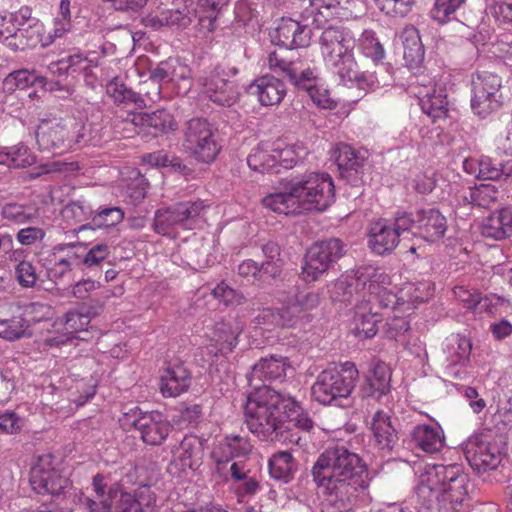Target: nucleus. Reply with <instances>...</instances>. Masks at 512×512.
<instances>
[{
    "label": "nucleus",
    "mask_w": 512,
    "mask_h": 512,
    "mask_svg": "<svg viewBox=\"0 0 512 512\" xmlns=\"http://www.w3.org/2000/svg\"><path fill=\"white\" fill-rule=\"evenodd\" d=\"M366 466L358 454L344 446L322 452L312 467L313 481L322 489V512H349L358 491L365 487Z\"/></svg>",
    "instance_id": "f257e3e1"
},
{
    "label": "nucleus",
    "mask_w": 512,
    "mask_h": 512,
    "mask_svg": "<svg viewBox=\"0 0 512 512\" xmlns=\"http://www.w3.org/2000/svg\"><path fill=\"white\" fill-rule=\"evenodd\" d=\"M469 479L460 465H434L419 476L417 504L425 512H458L468 496Z\"/></svg>",
    "instance_id": "f03ea898"
},
{
    "label": "nucleus",
    "mask_w": 512,
    "mask_h": 512,
    "mask_svg": "<svg viewBox=\"0 0 512 512\" xmlns=\"http://www.w3.org/2000/svg\"><path fill=\"white\" fill-rule=\"evenodd\" d=\"M296 400L267 385L256 387L244 406L248 429L261 440H277L287 422V415L294 411Z\"/></svg>",
    "instance_id": "7ed1b4c3"
},
{
    "label": "nucleus",
    "mask_w": 512,
    "mask_h": 512,
    "mask_svg": "<svg viewBox=\"0 0 512 512\" xmlns=\"http://www.w3.org/2000/svg\"><path fill=\"white\" fill-rule=\"evenodd\" d=\"M321 53L343 85L356 84L361 89H374L380 84L373 74L360 71L354 55L356 39L353 32L343 26H329L319 38Z\"/></svg>",
    "instance_id": "20e7f679"
},
{
    "label": "nucleus",
    "mask_w": 512,
    "mask_h": 512,
    "mask_svg": "<svg viewBox=\"0 0 512 512\" xmlns=\"http://www.w3.org/2000/svg\"><path fill=\"white\" fill-rule=\"evenodd\" d=\"M284 50H275L267 57L271 71L287 80L297 90L306 91L314 102L323 108H331L329 101L322 102L315 98L318 84V76L315 69L311 68L303 59L287 57Z\"/></svg>",
    "instance_id": "39448f33"
},
{
    "label": "nucleus",
    "mask_w": 512,
    "mask_h": 512,
    "mask_svg": "<svg viewBox=\"0 0 512 512\" xmlns=\"http://www.w3.org/2000/svg\"><path fill=\"white\" fill-rule=\"evenodd\" d=\"M359 372L352 362H345L341 369H326L322 371L312 386V396L323 405L339 404L352 393Z\"/></svg>",
    "instance_id": "423d86ee"
},
{
    "label": "nucleus",
    "mask_w": 512,
    "mask_h": 512,
    "mask_svg": "<svg viewBox=\"0 0 512 512\" xmlns=\"http://www.w3.org/2000/svg\"><path fill=\"white\" fill-rule=\"evenodd\" d=\"M182 147L204 163L213 162L221 149L212 125L200 117L192 118L184 124Z\"/></svg>",
    "instance_id": "0eeeda50"
},
{
    "label": "nucleus",
    "mask_w": 512,
    "mask_h": 512,
    "mask_svg": "<svg viewBox=\"0 0 512 512\" xmlns=\"http://www.w3.org/2000/svg\"><path fill=\"white\" fill-rule=\"evenodd\" d=\"M465 457L478 474L494 470L501 463V451L495 433L484 429L470 436L464 445Z\"/></svg>",
    "instance_id": "6e6552de"
},
{
    "label": "nucleus",
    "mask_w": 512,
    "mask_h": 512,
    "mask_svg": "<svg viewBox=\"0 0 512 512\" xmlns=\"http://www.w3.org/2000/svg\"><path fill=\"white\" fill-rule=\"evenodd\" d=\"M294 184L302 213L312 210L324 211L334 202V184L328 174L310 173Z\"/></svg>",
    "instance_id": "1a4fd4ad"
},
{
    "label": "nucleus",
    "mask_w": 512,
    "mask_h": 512,
    "mask_svg": "<svg viewBox=\"0 0 512 512\" xmlns=\"http://www.w3.org/2000/svg\"><path fill=\"white\" fill-rule=\"evenodd\" d=\"M204 201L187 200L157 209L153 229L162 236H172L176 227L189 228L205 209Z\"/></svg>",
    "instance_id": "9d476101"
},
{
    "label": "nucleus",
    "mask_w": 512,
    "mask_h": 512,
    "mask_svg": "<svg viewBox=\"0 0 512 512\" xmlns=\"http://www.w3.org/2000/svg\"><path fill=\"white\" fill-rule=\"evenodd\" d=\"M471 85V108L475 114L485 118L502 106V81L497 74L479 71L472 75Z\"/></svg>",
    "instance_id": "9b49d317"
},
{
    "label": "nucleus",
    "mask_w": 512,
    "mask_h": 512,
    "mask_svg": "<svg viewBox=\"0 0 512 512\" xmlns=\"http://www.w3.org/2000/svg\"><path fill=\"white\" fill-rule=\"evenodd\" d=\"M398 227L429 243L440 240L447 230L446 217L436 208L418 209L415 212L401 211Z\"/></svg>",
    "instance_id": "f8f14e48"
},
{
    "label": "nucleus",
    "mask_w": 512,
    "mask_h": 512,
    "mask_svg": "<svg viewBox=\"0 0 512 512\" xmlns=\"http://www.w3.org/2000/svg\"><path fill=\"white\" fill-rule=\"evenodd\" d=\"M345 254V245L339 238H330L314 243L306 252L303 266L305 281L317 280Z\"/></svg>",
    "instance_id": "ddd939ff"
},
{
    "label": "nucleus",
    "mask_w": 512,
    "mask_h": 512,
    "mask_svg": "<svg viewBox=\"0 0 512 512\" xmlns=\"http://www.w3.org/2000/svg\"><path fill=\"white\" fill-rule=\"evenodd\" d=\"M362 0H309L302 15L312 19V23L320 27L332 19L349 20L359 17L364 12Z\"/></svg>",
    "instance_id": "4468645a"
},
{
    "label": "nucleus",
    "mask_w": 512,
    "mask_h": 512,
    "mask_svg": "<svg viewBox=\"0 0 512 512\" xmlns=\"http://www.w3.org/2000/svg\"><path fill=\"white\" fill-rule=\"evenodd\" d=\"M63 467L61 459L48 453L38 457L31 467L29 482L32 489L38 494L59 495L64 489Z\"/></svg>",
    "instance_id": "2eb2a0df"
},
{
    "label": "nucleus",
    "mask_w": 512,
    "mask_h": 512,
    "mask_svg": "<svg viewBox=\"0 0 512 512\" xmlns=\"http://www.w3.org/2000/svg\"><path fill=\"white\" fill-rule=\"evenodd\" d=\"M197 82L201 93L219 106L231 107L239 99L236 83L226 78L224 69L219 66L199 77Z\"/></svg>",
    "instance_id": "dca6fc26"
},
{
    "label": "nucleus",
    "mask_w": 512,
    "mask_h": 512,
    "mask_svg": "<svg viewBox=\"0 0 512 512\" xmlns=\"http://www.w3.org/2000/svg\"><path fill=\"white\" fill-rule=\"evenodd\" d=\"M335 160L340 175L350 185L359 187L367 183L371 169L367 159L351 146L340 144L335 151Z\"/></svg>",
    "instance_id": "f3484780"
},
{
    "label": "nucleus",
    "mask_w": 512,
    "mask_h": 512,
    "mask_svg": "<svg viewBox=\"0 0 512 512\" xmlns=\"http://www.w3.org/2000/svg\"><path fill=\"white\" fill-rule=\"evenodd\" d=\"M129 424L141 434L142 440L149 445H160L169 435L172 426L161 413H142L137 408L126 413Z\"/></svg>",
    "instance_id": "a211bd4d"
},
{
    "label": "nucleus",
    "mask_w": 512,
    "mask_h": 512,
    "mask_svg": "<svg viewBox=\"0 0 512 512\" xmlns=\"http://www.w3.org/2000/svg\"><path fill=\"white\" fill-rule=\"evenodd\" d=\"M401 211L396 212L394 221L389 224L386 221L376 222L370 230L369 246L378 255L391 253L399 244L400 237L408 233V229L398 227Z\"/></svg>",
    "instance_id": "6ab92c4d"
},
{
    "label": "nucleus",
    "mask_w": 512,
    "mask_h": 512,
    "mask_svg": "<svg viewBox=\"0 0 512 512\" xmlns=\"http://www.w3.org/2000/svg\"><path fill=\"white\" fill-rule=\"evenodd\" d=\"M277 43L287 49L307 47L311 40V29L307 24L291 18L282 19L276 28Z\"/></svg>",
    "instance_id": "aec40b11"
},
{
    "label": "nucleus",
    "mask_w": 512,
    "mask_h": 512,
    "mask_svg": "<svg viewBox=\"0 0 512 512\" xmlns=\"http://www.w3.org/2000/svg\"><path fill=\"white\" fill-rule=\"evenodd\" d=\"M248 91L250 94L256 95L263 106L277 105L286 95L283 80L272 75H264L255 79L249 85Z\"/></svg>",
    "instance_id": "412c9836"
},
{
    "label": "nucleus",
    "mask_w": 512,
    "mask_h": 512,
    "mask_svg": "<svg viewBox=\"0 0 512 512\" xmlns=\"http://www.w3.org/2000/svg\"><path fill=\"white\" fill-rule=\"evenodd\" d=\"M381 315L374 310L371 299L363 300L355 305L353 316V332L360 338H372L378 331Z\"/></svg>",
    "instance_id": "4be33fe9"
},
{
    "label": "nucleus",
    "mask_w": 512,
    "mask_h": 512,
    "mask_svg": "<svg viewBox=\"0 0 512 512\" xmlns=\"http://www.w3.org/2000/svg\"><path fill=\"white\" fill-rule=\"evenodd\" d=\"M131 121L136 127H140L153 135L164 134L177 129L174 116L165 109H159L151 113L134 114Z\"/></svg>",
    "instance_id": "5701e85b"
},
{
    "label": "nucleus",
    "mask_w": 512,
    "mask_h": 512,
    "mask_svg": "<svg viewBox=\"0 0 512 512\" xmlns=\"http://www.w3.org/2000/svg\"><path fill=\"white\" fill-rule=\"evenodd\" d=\"M191 384L190 372L183 364L167 367L160 378V391L164 397H177Z\"/></svg>",
    "instance_id": "b1692460"
},
{
    "label": "nucleus",
    "mask_w": 512,
    "mask_h": 512,
    "mask_svg": "<svg viewBox=\"0 0 512 512\" xmlns=\"http://www.w3.org/2000/svg\"><path fill=\"white\" fill-rule=\"evenodd\" d=\"M288 364L284 357L271 355L260 359L252 368L248 376L250 386L255 389L260 387L258 381H272L285 376V371Z\"/></svg>",
    "instance_id": "393cba45"
},
{
    "label": "nucleus",
    "mask_w": 512,
    "mask_h": 512,
    "mask_svg": "<svg viewBox=\"0 0 512 512\" xmlns=\"http://www.w3.org/2000/svg\"><path fill=\"white\" fill-rule=\"evenodd\" d=\"M243 331V324L235 317H228L214 326L213 340L217 345V352L227 355L238 344V337Z\"/></svg>",
    "instance_id": "a878e982"
},
{
    "label": "nucleus",
    "mask_w": 512,
    "mask_h": 512,
    "mask_svg": "<svg viewBox=\"0 0 512 512\" xmlns=\"http://www.w3.org/2000/svg\"><path fill=\"white\" fill-rule=\"evenodd\" d=\"M411 442L422 451L433 454L439 452L445 443V437L442 428L436 425L419 424L416 425L411 433Z\"/></svg>",
    "instance_id": "bb28decb"
},
{
    "label": "nucleus",
    "mask_w": 512,
    "mask_h": 512,
    "mask_svg": "<svg viewBox=\"0 0 512 512\" xmlns=\"http://www.w3.org/2000/svg\"><path fill=\"white\" fill-rule=\"evenodd\" d=\"M391 372L381 361L375 362L366 377V383L361 389L363 397L380 399L390 390Z\"/></svg>",
    "instance_id": "cd10ccee"
},
{
    "label": "nucleus",
    "mask_w": 512,
    "mask_h": 512,
    "mask_svg": "<svg viewBox=\"0 0 512 512\" xmlns=\"http://www.w3.org/2000/svg\"><path fill=\"white\" fill-rule=\"evenodd\" d=\"M481 233L486 238L503 240L512 234V212L507 209H499L492 212L483 220Z\"/></svg>",
    "instance_id": "c85d7f7f"
},
{
    "label": "nucleus",
    "mask_w": 512,
    "mask_h": 512,
    "mask_svg": "<svg viewBox=\"0 0 512 512\" xmlns=\"http://www.w3.org/2000/svg\"><path fill=\"white\" fill-rule=\"evenodd\" d=\"M371 430L380 449L390 451L397 443V431L389 413L382 410L375 412L371 420Z\"/></svg>",
    "instance_id": "c756f323"
},
{
    "label": "nucleus",
    "mask_w": 512,
    "mask_h": 512,
    "mask_svg": "<svg viewBox=\"0 0 512 512\" xmlns=\"http://www.w3.org/2000/svg\"><path fill=\"white\" fill-rule=\"evenodd\" d=\"M296 193L295 184L292 183L289 191L269 194L262 199V204L279 214H301V204Z\"/></svg>",
    "instance_id": "7c9ffc66"
},
{
    "label": "nucleus",
    "mask_w": 512,
    "mask_h": 512,
    "mask_svg": "<svg viewBox=\"0 0 512 512\" xmlns=\"http://www.w3.org/2000/svg\"><path fill=\"white\" fill-rule=\"evenodd\" d=\"M419 104L422 111L430 116L434 121L447 116V96L442 90L435 87L426 88L425 91L418 93Z\"/></svg>",
    "instance_id": "2f4dec72"
},
{
    "label": "nucleus",
    "mask_w": 512,
    "mask_h": 512,
    "mask_svg": "<svg viewBox=\"0 0 512 512\" xmlns=\"http://www.w3.org/2000/svg\"><path fill=\"white\" fill-rule=\"evenodd\" d=\"M250 451V445L246 439L240 436L225 437L213 451L216 463L218 465L225 464L233 460L245 456Z\"/></svg>",
    "instance_id": "473e14b6"
},
{
    "label": "nucleus",
    "mask_w": 512,
    "mask_h": 512,
    "mask_svg": "<svg viewBox=\"0 0 512 512\" xmlns=\"http://www.w3.org/2000/svg\"><path fill=\"white\" fill-rule=\"evenodd\" d=\"M247 164L252 170L260 173H279L274 143L260 144L254 148L247 157Z\"/></svg>",
    "instance_id": "72a5a7b5"
},
{
    "label": "nucleus",
    "mask_w": 512,
    "mask_h": 512,
    "mask_svg": "<svg viewBox=\"0 0 512 512\" xmlns=\"http://www.w3.org/2000/svg\"><path fill=\"white\" fill-rule=\"evenodd\" d=\"M187 72V68L176 61H163L150 70L149 79L157 85L156 94L159 95L163 83H169L177 78L185 79Z\"/></svg>",
    "instance_id": "f704fd0d"
},
{
    "label": "nucleus",
    "mask_w": 512,
    "mask_h": 512,
    "mask_svg": "<svg viewBox=\"0 0 512 512\" xmlns=\"http://www.w3.org/2000/svg\"><path fill=\"white\" fill-rule=\"evenodd\" d=\"M269 473L272 478L288 483L297 469L293 456L287 451H279L269 459Z\"/></svg>",
    "instance_id": "c9c22d12"
},
{
    "label": "nucleus",
    "mask_w": 512,
    "mask_h": 512,
    "mask_svg": "<svg viewBox=\"0 0 512 512\" xmlns=\"http://www.w3.org/2000/svg\"><path fill=\"white\" fill-rule=\"evenodd\" d=\"M278 169H291L302 161L308 154L307 148L302 143L286 145L282 142L274 143Z\"/></svg>",
    "instance_id": "e433bc0d"
},
{
    "label": "nucleus",
    "mask_w": 512,
    "mask_h": 512,
    "mask_svg": "<svg viewBox=\"0 0 512 512\" xmlns=\"http://www.w3.org/2000/svg\"><path fill=\"white\" fill-rule=\"evenodd\" d=\"M358 47L360 52L371 59L374 64L379 65L385 58V49L377 33L372 29H365L359 39Z\"/></svg>",
    "instance_id": "4c0bfd02"
},
{
    "label": "nucleus",
    "mask_w": 512,
    "mask_h": 512,
    "mask_svg": "<svg viewBox=\"0 0 512 512\" xmlns=\"http://www.w3.org/2000/svg\"><path fill=\"white\" fill-rule=\"evenodd\" d=\"M361 290H368L370 297L379 294L381 286L389 283V276L380 268L361 267L356 271Z\"/></svg>",
    "instance_id": "58836bf2"
},
{
    "label": "nucleus",
    "mask_w": 512,
    "mask_h": 512,
    "mask_svg": "<svg viewBox=\"0 0 512 512\" xmlns=\"http://www.w3.org/2000/svg\"><path fill=\"white\" fill-rule=\"evenodd\" d=\"M107 93L111 98H113L114 102L118 104H133L136 108H143L146 105L145 100L139 93L128 88L117 78L111 80L107 84Z\"/></svg>",
    "instance_id": "ea45409f"
},
{
    "label": "nucleus",
    "mask_w": 512,
    "mask_h": 512,
    "mask_svg": "<svg viewBox=\"0 0 512 512\" xmlns=\"http://www.w3.org/2000/svg\"><path fill=\"white\" fill-rule=\"evenodd\" d=\"M143 161L155 167H169L183 175L191 173V169L182 163V160L174 153L158 150L143 156Z\"/></svg>",
    "instance_id": "a19ab883"
},
{
    "label": "nucleus",
    "mask_w": 512,
    "mask_h": 512,
    "mask_svg": "<svg viewBox=\"0 0 512 512\" xmlns=\"http://www.w3.org/2000/svg\"><path fill=\"white\" fill-rule=\"evenodd\" d=\"M512 175V161L503 163H495L489 157H482L478 162L477 177L484 180H500L506 179Z\"/></svg>",
    "instance_id": "79ce46f5"
},
{
    "label": "nucleus",
    "mask_w": 512,
    "mask_h": 512,
    "mask_svg": "<svg viewBox=\"0 0 512 512\" xmlns=\"http://www.w3.org/2000/svg\"><path fill=\"white\" fill-rule=\"evenodd\" d=\"M361 289L356 274L338 279L330 290L332 300L339 302H351L354 294Z\"/></svg>",
    "instance_id": "37998d69"
},
{
    "label": "nucleus",
    "mask_w": 512,
    "mask_h": 512,
    "mask_svg": "<svg viewBox=\"0 0 512 512\" xmlns=\"http://www.w3.org/2000/svg\"><path fill=\"white\" fill-rule=\"evenodd\" d=\"M193 17H195V9L186 4L162 11V21L168 27L185 28L191 23Z\"/></svg>",
    "instance_id": "c03bdc74"
},
{
    "label": "nucleus",
    "mask_w": 512,
    "mask_h": 512,
    "mask_svg": "<svg viewBox=\"0 0 512 512\" xmlns=\"http://www.w3.org/2000/svg\"><path fill=\"white\" fill-rule=\"evenodd\" d=\"M2 215L5 219L17 224L32 222L38 218V210L31 206L8 203L2 209Z\"/></svg>",
    "instance_id": "a18cd8bd"
},
{
    "label": "nucleus",
    "mask_w": 512,
    "mask_h": 512,
    "mask_svg": "<svg viewBox=\"0 0 512 512\" xmlns=\"http://www.w3.org/2000/svg\"><path fill=\"white\" fill-rule=\"evenodd\" d=\"M26 336H31V332L27 330L20 314L13 316L11 319L0 320L1 338L14 341Z\"/></svg>",
    "instance_id": "49530a36"
},
{
    "label": "nucleus",
    "mask_w": 512,
    "mask_h": 512,
    "mask_svg": "<svg viewBox=\"0 0 512 512\" xmlns=\"http://www.w3.org/2000/svg\"><path fill=\"white\" fill-rule=\"evenodd\" d=\"M90 323V317L87 314L68 312L66 313V346L72 345L75 339L84 340L83 337L74 336L78 332H86Z\"/></svg>",
    "instance_id": "de8ad7c7"
},
{
    "label": "nucleus",
    "mask_w": 512,
    "mask_h": 512,
    "mask_svg": "<svg viewBox=\"0 0 512 512\" xmlns=\"http://www.w3.org/2000/svg\"><path fill=\"white\" fill-rule=\"evenodd\" d=\"M454 295L469 310H476L478 308L483 310L489 305L487 297L483 298L479 291L470 290L464 286H456L454 288Z\"/></svg>",
    "instance_id": "09e8293b"
},
{
    "label": "nucleus",
    "mask_w": 512,
    "mask_h": 512,
    "mask_svg": "<svg viewBox=\"0 0 512 512\" xmlns=\"http://www.w3.org/2000/svg\"><path fill=\"white\" fill-rule=\"evenodd\" d=\"M8 158L7 166L24 168L34 163V157L29 153L27 146L19 144L12 147H4Z\"/></svg>",
    "instance_id": "8fccbe9b"
},
{
    "label": "nucleus",
    "mask_w": 512,
    "mask_h": 512,
    "mask_svg": "<svg viewBox=\"0 0 512 512\" xmlns=\"http://www.w3.org/2000/svg\"><path fill=\"white\" fill-rule=\"evenodd\" d=\"M378 8L388 16L404 17L412 9L414 0H375Z\"/></svg>",
    "instance_id": "3c124183"
},
{
    "label": "nucleus",
    "mask_w": 512,
    "mask_h": 512,
    "mask_svg": "<svg viewBox=\"0 0 512 512\" xmlns=\"http://www.w3.org/2000/svg\"><path fill=\"white\" fill-rule=\"evenodd\" d=\"M63 62L62 60L51 62L48 67V76H39L38 83L42 85L45 90L55 91L62 90L63 85L59 77L62 75L63 71Z\"/></svg>",
    "instance_id": "603ef678"
},
{
    "label": "nucleus",
    "mask_w": 512,
    "mask_h": 512,
    "mask_svg": "<svg viewBox=\"0 0 512 512\" xmlns=\"http://www.w3.org/2000/svg\"><path fill=\"white\" fill-rule=\"evenodd\" d=\"M403 57L410 68L418 67L424 59V49L419 37L406 39L404 43Z\"/></svg>",
    "instance_id": "864d4df0"
},
{
    "label": "nucleus",
    "mask_w": 512,
    "mask_h": 512,
    "mask_svg": "<svg viewBox=\"0 0 512 512\" xmlns=\"http://www.w3.org/2000/svg\"><path fill=\"white\" fill-rule=\"evenodd\" d=\"M497 200V191L491 185L482 184L470 190L469 201L477 207L488 208Z\"/></svg>",
    "instance_id": "5fc2aeb1"
},
{
    "label": "nucleus",
    "mask_w": 512,
    "mask_h": 512,
    "mask_svg": "<svg viewBox=\"0 0 512 512\" xmlns=\"http://www.w3.org/2000/svg\"><path fill=\"white\" fill-rule=\"evenodd\" d=\"M124 218V212L119 207H107L94 215L92 223L97 228H107L116 226Z\"/></svg>",
    "instance_id": "6e6d98bb"
},
{
    "label": "nucleus",
    "mask_w": 512,
    "mask_h": 512,
    "mask_svg": "<svg viewBox=\"0 0 512 512\" xmlns=\"http://www.w3.org/2000/svg\"><path fill=\"white\" fill-rule=\"evenodd\" d=\"M280 318V328H290L296 326L303 320H306L301 314L298 306L295 305L292 298L277 309Z\"/></svg>",
    "instance_id": "4d7b16f0"
},
{
    "label": "nucleus",
    "mask_w": 512,
    "mask_h": 512,
    "mask_svg": "<svg viewBox=\"0 0 512 512\" xmlns=\"http://www.w3.org/2000/svg\"><path fill=\"white\" fill-rule=\"evenodd\" d=\"M199 4L207 13V15L200 17V22L209 31H213L217 14L227 6L228 0H200Z\"/></svg>",
    "instance_id": "13d9d810"
},
{
    "label": "nucleus",
    "mask_w": 512,
    "mask_h": 512,
    "mask_svg": "<svg viewBox=\"0 0 512 512\" xmlns=\"http://www.w3.org/2000/svg\"><path fill=\"white\" fill-rule=\"evenodd\" d=\"M96 387L97 385L92 379L85 381L83 377L81 381L78 382L76 385V392L79 393V396L73 397L74 393L70 388L71 402L75 403L76 407L83 406L85 403H87L90 399L94 397L96 393Z\"/></svg>",
    "instance_id": "bf43d9fd"
},
{
    "label": "nucleus",
    "mask_w": 512,
    "mask_h": 512,
    "mask_svg": "<svg viewBox=\"0 0 512 512\" xmlns=\"http://www.w3.org/2000/svg\"><path fill=\"white\" fill-rule=\"evenodd\" d=\"M464 1L465 0H436L431 15L438 22L444 23Z\"/></svg>",
    "instance_id": "052dcab7"
},
{
    "label": "nucleus",
    "mask_w": 512,
    "mask_h": 512,
    "mask_svg": "<svg viewBox=\"0 0 512 512\" xmlns=\"http://www.w3.org/2000/svg\"><path fill=\"white\" fill-rule=\"evenodd\" d=\"M280 318L277 309L265 308L257 314L253 323L255 324V328L270 331L275 328H280Z\"/></svg>",
    "instance_id": "680f3d73"
},
{
    "label": "nucleus",
    "mask_w": 512,
    "mask_h": 512,
    "mask_svg": "<svg viewBox=\"0 0 512 512\" xmlns=\"http://www.w3.org/2000/svg\"><path fill=\"white\" fill-rule=\"evenodd\" d=\"M292 299L295 305L298 306V309L306 321H310L308 312L315 309L319 305V294L315 292H301L296 294Z\"/></svg>",
    "instance_id": "e2e57ef3"
},
{
    "label": "nucleus",
    "mask_w": 512,
    "mask_h": 512,
    "mask_svg": "<svg viewBox=\"0 0 512 512\" xmlns=\"http://www.w3.org/2000/svg\"><path fill=\"white\" fill-rule=\"evenodd\" d=\"M212 293L215 298L224 302L226 305L242 304L245 300L244 296L225 284L224 282L219 283L213 290Z\"/></svg>",
    "instance_id": "0e129e2a"
},
{
    "label": "nucleus",
    "mask_w": 512,
    "mask_h": 512,
    "mask_svg": "<svg viewBox=\"0 0 512 512\" xmlns=\"http://www.w3.org/2000/svg\"><path fill=\"white\" fill-rule=\"evenodd\" d=\"M25 30V28L16 27L13 14L8 16L0 15V41L23 37Z\"/></svg>",
    "instance_id": "69168bd1"
},
{
    "label": "nucleus",
    "mask_w": 512,
    "mask_h": 512,
    "mask_svg": "<svg viewBox=\"0 0 512 512\" xmlns=\"http://www.w3.org/2000/svg\"><path fill=\"white\" fill-rule=\"evenodd\" d=\"M16 278L21 286L32 287L37 281L35 268L28 261H21L15 270Z\"/></svg>",
    "instance_id": "338daca9"
},
{
    "label": "nucleus",
    "mask_w": 512,
    "mask_h": 512,
    "mask_svg": "<svg viewBox=\"0 0 512 512\" xmlns=\"http://www.w3.org/2000/svg\"><path fill=\"white\" fill-rule=\"evenodd\" d=\"M151 510L152 507L148 503L142 504L131 495H123L117 512H151Z\"/></svg>",
    "instance_id": "774afa93"
}]
</instances>
